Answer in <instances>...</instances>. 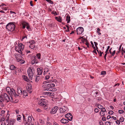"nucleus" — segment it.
<instances>
[{
	"label": "nucleus",
	"instance_id": "obj_47",
	"mask_svg": "<svg viewBox=\"0 0 125 125\" xmlns=\"http://www.w3.org/2000/svg\"><path fill=\"white\" fill-rule=\"evenodd\" d=\"M118 112L120 114H122L124 113V111L121 110H119L118 111Z\"/></svg>",
	"mask_w": 125,
	"mask_h": 125
},
{
	"label": "nucleus",
	"instance_id": "obj_52",
	"mask_svg": "<svg viewBox=\"0 0 125 125\" xmlns=\"http://www.w3.org/2000/svg\"><path fill=\"white\" fill-rule=\"evenodd\" d=\"M1 8L3 10H7V8L6 7H2Z\"/></svg>",
	"mask_w": 125,
	"mask_h": 125
},
{
	"label": "nucleus",
	"instance_id": "obj_13",
	"mask_svg": "<svg viewBox=\"0 0 125 125\" xmlns=\"http://www.w3.org/2000/svg\"><path fill=\"white\" fill-rule=\"evenodd\" d=\"M10 95L14 96L15 97H16L18 96V94L16 93L15 91L12 88L11 89V92H10Z\"/></svg>",
	"mask_w": 125,
	"mask_h": 125
},
{
	"label": "nucleus",
	"instance_id": "obj_1",
	"mask_svg": "<svg viewBox=\"0 0 125 125\" xmlns=\"http://www.w3.org/2000/svg\"><path fill=\"white\" fill-rule=\"evenodd\" d=\"M11 99L8 96V95L4 93L3 95L1 94L0 95V102H8L10 101L11 102L13 101V98L11 95H10Z\"/></svg>",
	"mask_w": 125,
	"mask_h": 125
},
{
	"label": "nucleus",
	"instance_id": "obj_10",
	"mask_svg": "<svg viewBox=\"0 0 125 125\" xmlns=\"http://www.w3.org/2000/svg\"><path fill=\"white\" fill-rule=\"evenodd\" d=\"M83 31V28L82 27H79L76 30V31L77 34H82Z\"/></svg>",
	"mask_w": 125,
	"mask_h": 125
},
{
	"label": "nucleus",
	"instance_id": "obj_27",
	"mask_svg": "<svg viewBox=\"0 0 125 125\" xmlns=\"http://www.w3.org/2000/svg\"><path fill=\"white\" fill-rule=\"evenodd\" d=\"M125 49H123V47L122 48L121 52L122 55L123 56L124 55V53H125Z\"/></svg>",
	"mask_w": 125,
	"mask_h": 125
},
{
	"label": "nucleus",
	"instance_id": "obj_64",
	"mask_svg": "<svg viewBox=\"0 0 125 125\" xmlns=\"http://www.w3.org/2000/svg\"><path fill=\"white\" fill-rule=\"evenodd\" d=\"M54 125H59L57 123L55 122H54L53 123Z\"/></svg>",
	"mask_w": 125,
	"mask_h": 125
},
{
	"label": "nucleus",
	"instance_id": "obj_12",
	"mask_svg": "<svg viewBox=\"0 0 125 125\" xmlns=\"http://www.w3.org/2000/svg\"><path fill=\"white\" fill-rule=\"evenodd\" d=\"M32 60L31 63L32 64L38 63V61L36 59V56H33L31 58Z\"/></svg>",
	"mask_w": 125,
	"mask_h": 125
},
{
	"label": "nucleus",
	"instance_id": "obj_19",
	"mask_svg": "<svg viewBox=\"0 0 125 125\" xmlns=\"http://www.w3.org/2000/svg\"><path fill=\"white\" fill-rule=\"evenodd\" d=\"M66 21H67V23H69L70 21V17L68 14L66 16Z\"/></svg>",
	"mask_w": 125,
	"mask_h": 125
},
{
	"label": "nucleus",
	"instance_id": "obj_35",
	"mask_svg": "<svg viewBox=\"0 0 125 125\" xmlns=\"http://www.w3.org/2000/svg\"><path fill=\"white\" fill-rule=\"evenodd\" d=\"M46 94L49 95H53V93L50 92H46Z\"/></svg>",
	"mask_w": 125,
	"mask_h": 125
},
{
	"label": "nucleus",
	"instance_id": "obj_38",
	"mask_svg": "<svg viewBox=\"0 0 125 125\" xmlns=\"http://www.w3.org/2000/svg\"><path fill=\"white\" fill-rule=\"evenodd\" d=\"M106 74V72L105 71H102L101 72V75H104Z\"/></svg>",
	"mask_w": 125,
	"mask_h": 125
},
{
	"label": "nucleus",
	"instance_id": "obj_23",
	"mask_svg": "<svg viewBox=\"0 0 125 125\" xmlns=\"http://www.w3.org/2000/svg\"><path fill=\"white\" fill-rule=\"evenodd\" d=\"M10 69L11 70H14L16 69L17 67L14 66L13 65H12L10 66Z\"/></svg>",
	"mask_w": 125,
	"mask_h": 125
},
{
	"label": "nucleus",
	"instance_id": "obj_2",
	"mask_svg": "<svg viewBox=\"0 0 125 125\" xmlns=\"http://www.w3.org/2000/svg\"><path fill=\"white\" fill-rule=\"evenodd\" d=\"M55 85L53 83H50L46 84L45 85H43L45 88V90H49L52 91H56V89L54 88L55 87Z\"/></svg>",
	"mask_w": 125,
	"mask_h": 125
},
{
	"label": "nucleus",
	"instance_id": "obj_53",
	"mask_svg": "<svg viewBox=\"0 0 125 125\" xmlns=\"http://www.w3.org/2000/svg\"><path fill=\"white\" fill-rule=\"evenodd\" d=\"M90 42H91V44L92 45V46L93 47V48L94 49H95V47H94V44L93 42L92 41H91Z\"/></svg>",
	"mask_w": 125,
	"mask_h": 125
},
{
	"label": "nucleus",
	"instance_id": "obj_56",
	"mask_svg": "<svg viewBox=\"0 0 125 125\" xmlns=\"http://www.w3.org/2000/svg\"><path fill=\"white\" fill-rule=\"evenodd\" d=\"M106 118V117H105L104 116L102 117V119L103 121H105Z\"/></svg>",
	"mask_w": 125,
	"mask_h": 125
},
{
	"label": "nucleus",
	"instance_id": "obj_33",
	"mask_svg": "<svg viewBox=\"0 0 125 125\" xmlns=\"http://www.w3.org/2000/svg\"><path fill=\"white\" fill-rule=\"evenodd\" d=\"M17 120L18 121H19L21 120V116L20 115H18L17 116Z\"/></svg>",
	"mask_w": 125,
	"mask_h": 125
},
{
	"label": "nucleus",
	"instance_id": "obj_51",
	"mask_svg": "<svg viewBox=\"0 0 125 125\" xmlns=\"http://www.w3.org/2000/svg\"><path fill=\"white\" fill-rule=\"evenodd\" d=\"M27 91L30 94L32 92V89H28Z\"/></svg>",
	"mask_w": 125,
	"mask_h": 125
},
{
	"label": "nucleus",
	"instance_id": "obj_54",
	"mask_svg": "<svg viewBox=\"0 0 125 125\" xmlns=\"http://www.w3.org/2000/svg\"><path fill=\"white\" fill-rule=\"evenodd\" d=\"M115 51L114 50L113 51V52H111V54L113 56L115 54Z\"/></svg>",
	"mask_w": 125,
	"mask_h": 125
},
{
	"label": "nucleus",
	"instance_id": "obj_49",
	"mask_svg": "<svg viewBox=\"0 0 125 125\" xmlns=\"http://www.w3.org/2000/svg\"><path fill=\"white\" fill-rule=\"evenodd\" d=\"M120 121L118 120L115 121V122L116 124L119 125L120 124Z\"/></svg>",
	"mask_w": 125,
	"mask_h": 125
},
{
	"label": "nucleus",
	"instance_id": "obj_44",
	"mask_svg": "<svg viewBox=\"0 0 125 125\" xmlns=\"http://www.w3.org/2000/svg\"><path fill=\"white\" fill-rule=\"evenodd\" d=\"M35 42L33 40H31L29 42V43L30 44H34Z\"/></svg>",
	"mask_w": 125,
	"mask_h": 125
},
{
	"label": "nucleus",
	"instance_id": "obj_16",
	"mask_svg": "<svg viewBox=\"0 0 125 125\" xmlns=\"http://www.w3.org/2000/svg\"><path fill=\"white\" fill-rule=\"evenodd\" d=\"M29 46L30 48L34 50H35L37 48L36 47L34 44H30Z\"/></svg>",
	"mask_w": 125,
	"mask_h": 125
},
{
	"label": "nucleus",
	"instance_id": "obj_55",
	"mask_svg": "<svg viewBox=\"0 0 125 125\" xmlns=\"http://www.w3.org/2000/svg\"><path fill=\"white\" fill-rule=\"evenodd\" d=\"M94 111L96 113H98L99 112V110L97 108H95Z\"/></svg>",
	"mask_w": 125,
	"mask_h": 125
},
{
	"label": "nucleus",
	"instance_id": "obj_32",
	"mask_svg": "<svg viewBox=\"0 0 125 125\" xmlns=\"http://www.w3.org/2000/svg\"><path fill=\"white\" fill-rule=\"evenodd\" d=\"M5 102H0V105L2 107H3L4 106Z\"/></svg>",
	"mask_w": 125,
	"mask_h": 125
},
{
	"label": "nucleus",
	"instance_id": "obj_42",
	"mask_svg": "<svg viewBox=\"0 0 125 125\" xmlns=\"http://www.w3.org/2000/svg\"><path fill=\"white\" fill-rule=\"evenodd\" d=\"M101 112H106V110L104 107V108L103 107V108H102V109H101Z\"/></svg>",
	"mask_w": 125,
	"mask_h": 125
},
{
	"label": "nucleus",
	"instance_id": "obj_29",
	"mask_svg": "<svg viewBox=\"0 0 125 125\" xmlns=\"http://www.w3.org/2000/svg\"><path fill=\"white\" fill-rule=\"evenodd\" d=\"M32 117L31 116H29L28 117V121L29 122H30L32 121Z\"/></svg>",
	"mask_w": 125,
	"mask_h": 125
},
{
	"label": "nucleus",
	"instance_id": "obj_8",
	"mask_svg": "<svg viewBox=\"0 0 125 125\" xmlns=\"http://www.w3.org/2000/svg\"><path fill=\"white\" fill-rule=\"evenodd\" d=\"M60 113H64L67 112V111L68 110L67 107L66 106H64L63 107L59 109Z\"/></svg>",
	"mask_w": 125,
	"mask_h": 125
},
{
	"label": "nucleus",
	"instance_id": "obj_61",
	"mask_svg": "<svg viewBox=\"0 0 125 125\" xmlns=\"http://www.w3.org/2000/svg\"><path fill=\"white\" fill-rule=\"evenodd\" d=\"M50 82L49 81H48V80L47 81L45 82H43V84H45L46 83H49V82Z\"/></svg>",
	"mask_w": 125,
	"mask_h": 125
},
{
	"label": "nucleus",
	"instance_id": "obj_39",
	"mask_svg": "<svg viewBox=\"0 0 125 125\" xmlns=\"http://www.w3.org/2000/svg\"><path fill=\"white\" fill-rule=\"evenodd\" d=\"M124 118L122 117H121L119 119V121L121 122H123L124 121Z\"/></svg>",
	"mask_w": 125,
	"mask_h": 125
},
{
	"label": "nucleus",
	"instance_id": "obj_15",
	"mask_svg": "<svg viewBox=\"0 0 125 125\" xmlns=\"http://www.w3.org/2000/svg\"><path fill=\"white\" fill-rule=\"evenodd\" d=\"M37 74L38 75H40L42 74L43 71L42 69L41 68H38L37 69Z\"/></svg>",
	"mask_w": 125,
	"mask_h": 125
},
{
	"label": "nucleus",
	"instance_id": "obj_18",
	"mask_svg": "<svg viewBox=\"0 0 125 125\" xmlns=\"http://www.w3.org/2000/svg\"><path fill=\"white\" fill-rule=\"evenodd\" d=\"M61 122L63 124H66L68 123L69 121L68 120L64 118H62L61 120Z\"/></svg>",
	"mask_w": 125,
	"mask_h": 125
},
{
	"label": "nucleus",
	"instance_id": "obj_59",
	"mask_svg": "<svg viewBox=\"0 0 125 125\" xmlns=\"http://www.w3.org/2000/svg\"><path fill=\"white\" fill-rule=\"evenodd\" d=\"M15 112L16 114H19V110H15Z\"/></svg>",
	"mask_w": 125,
	"mask_h": 125
},
{
	"label": "nucleus",
	"instance_id": "obj_28",
	"mask_svg": "<svg viewBox=\"0 0 125 125\" xmlns=\"http://www.w3.org/2000/svg\"><path fill=\"white\" fill-rule=\"evenodd\" d=\"M122 46V44H121L119 48L118 49V51L117 52V53H116V54H117V53H120V51H121V47Z\"/></svg>",
	"mask_w": 125,
	"mask_h": 125
},
{
	"label": "nucleus",
	"instance_id": "obj_43",
	"mask_svg": "<svg viewBox=\"0 0 125 125\" xmlns=\"http://www.w3.org/2000/svg\"><path fill=\"white\" fill-rule=\"evenodd\" d=\"M110 46H108L107 47V49L106 51L105 52V53H108V50H109V48H110Z\"/></svg>",
	"mask_w": 125,
	"mask_h": 125
},
{
	"label": "nucleus",
	"instance_id": "obj_60",
	"mask_svg": "<svg viewBox=\"0 0 125 125\" xmlns=\"http://www.w3.org/2000/svg\"><path fill=\"white\" fill-rule=\"evenodd\" d=\"M32 2H33L32 1H31L30 2V4L32 6H33V4H32Z\"/></svg>",
	"mask_w": 125,
	"mask_h": 125
},
{
	"label": "nucleus",
	"instance_id": "obj_57",
	"mask_svg": "<svg viewBox=\"0 0 125 125\" xmlns=\"http://www.w3.org/2000/svg\"><path fill=\"white\" fill-rule=\"evenodd\" d=\"M93 53H95L96 54H97V53L96 52L95 48L94 49V50L93 51Z\"/></svg>",
	"mask_w": 125,
	"mask_h": 125
},
{
	"label": "nucleus",
	"instance_id": "obj_21",
	"mask_svg": "<svg viewBox=\"0 0 125 125\" xmlns=\"http://www.w3.org/2000/svg\"><path fill=\"white\" fill-rule=\"evenodd\" d=\"M11 89L9 87H7L6 88V90L9 93L10 95V92H11Z\"/></svg>",
	"mask_w": 125,
	"mask_h": 125
},
{
	"label": "nucleus",
	"instance_id": "obj_36",
	"mask_svg": "<svg viewBox=\"0 0 125 125\" xmlns=\"http://www.w3.org/2000/svg\"><path fill=\"white\" fill-rule=\"evenodd\" d=\"M27 35H25L23 36L22 37V41L24 39H27Z\"/></svg>",
	"mask_w": 125,
	"mask_h": 125
},
{
	"label": "nucleus",
	"instance_id": "obj_58",
	"mask_svg": "<svg viewBox=\"0 0 125 125\" xmlns=\"http://www.w3.org/2000/svg\"><path fill=\"white\" fill-rule=\"evenodd\" d=\"M99 123L100 125H104L103 123V122H102V121H100Z\"/></svg>",
	"mask_w": 125,
	"mask_h": 125
},
{
	"label": "nucleus",
	"instance_id": "obj_7",
	"mask_svg": "<svg viewBox=\"0 0 125 125\" xmlns=\"http://www.w3.org/2000/svg\"><path fill=\"white\" fill-rule=\"evenodd\" d=\"M28 76L30 79H32L33 76V73L32 69L30 68H29L27 71Z\"/></svg>",
	"mask_w": 125,
	"mask_h": 125
},
{
	"label": "nucleus",
	"instance_id": "obj_50",
	"mask_svg": "<svg viewBox=\"0 0 125 125\" xmlns=\"http://www.w3.org/2000/svg\"><path fill=\"white\" fill-rule=\"evenodd\" d=\"M47 1L51 4H53V2L51 0H46Z\"/></svg>",
	"mask_w": 125,
	"mask_h": 125
},
{
	"label": "nucleus",
	"instance_id": "obj_17",
	"mask_svg": "<svg viewBox=\"0 0 125 125\" xmlns=\"http://www.w3.org/2000/svg\"><path fill=\"white\" fill-rule=\"evenodd\" d=\"M55 19L56 20L58 21L61 22L62 21V17L59 16L58 17H55Z\"/></svg>",
	"mask_w": 125,
	"mask_h": 125
},
{
	"label": "nucleus",
	"instance_id": "obj_30",
	"mask_svg": "<svg viewBox=\"0 0 125 125\" xmlns=\"http://www.w3.org/2000/svg\"><path fill=\"white\" fill-rule=\"evenodd\" d=\"M97 32L98 33V34L99 35H101V33H100V29L99 28H98L97 29Z\"/></svg>",
	"mask_w": 125,
	"mask_h": 125
},
{
	"label": "nucleus",
	"instance_id": "obj_40",
	"mask_svg": "<svg viewBox=\"0 0 125 125\" xmlns=\"http://www.w3.org/2000/svg\"><path fill=\"white\" fill-rule=\"evenodd\" d=\"M87 40L83 38L81 39V41H82V42L83 43H84L85 42H86Z\"/></svg>",
	"mask_w": 125,
	"mask_h": 125
},
{
	"label": "nucleus",
	"instance_id": "obj_45",
	"mask_svg": "<svg viewBox=\"0 0 125 125\" xmlns=\"http://www.w3.org/2000/svg\"><path fill=\"white\" fill-rule=\"evenodd\" d=\"M102 112H100V115L101 116H104L105 115V113L104 112H103V113H102Z\"/></svg>",
	"mask_w": 125,
	"mask_h": 125
},
{
	"label": "nucleus",
	"instance_id": "obj_25",
	"mask_svg": "<svg viewBox=\"0 0 125 125\" xmlns=\"http://www.w3.org/2000/svg\"><path fill=\"white\" fill-rule=\"evenodd\" d=\"M27 90H28V89H32V85L31 84H28V86L27 87Z\"/></svg>",
	"mask_w": 125,
	"mask_h": 125
},
{
	"label": "nucleus",
	"instance_id": "obj_34",
	"mask_svg": "<svg viewBox=\"0 0 125 125\" xmlns=\"http://www.w3.org/2000/svg\"><path fill=\"white\" fill-rule=\"evenodd\" d=\"M98 108L100 109H101L103 108V107L100 104H98L97 105Z\"/></svg>",
	"mask_w": 125,
	"mask_h": 125
},
{
	"label": "nucleus",
	"instance_id": "obj_41",
	"mask_svg": "<svg viewBox=\"0 0 125 125\" xmlns=\"http://www.w3.org/2000/svg\"><path fill=\"white\" fill-rule=\"evenodd\" d=\"M111 123L110 122H106L105 123V125H110L111 124Z\"/></svg>",
	"mask_w": 125,
	"mask_h": 125
},
{
	"label": "nucleus",
	"instance_id": "obj_20",
	"mask_svg": "<svg viewBox=\"0 0 125 125\" xmlns=\"http://www.w3.org/2000/svg\"><path fill=\"white\" fill-rule=\"evenodd\" d=\"M22 77L24 80L28 82L29 81V80L27 76L24 75L22 76Z\"/></svg>",
	"mask_w": 125,
	"mask_h": 125
},
{
	"label": "nucleus",
	"instance_id": "obj_5",
	"mask_svg": "<svg viewBox=\"0 0 125 125\" xmlns=\"http://www.w3.org/2000/svg\"><path fill=\"white\" fill-rule=\"evenodd\" d=\"M21 24L23 29H24L26 26V28L29 31H31V29L28 23L24 21H22L21 22Z\"/></svg>",
	"mask_w": 125,
	"mask_h": 125
},
{
	"label": "nucleus",
	"instance_id": "obj_22",
	"mask_svg": "<svg viewBox=\"0 0 125 125\" xmlns=\"http://www.w3.org/2000/svg\"><path fill=\"white\" fill-rule=\"evenodd\" d=\"M23 95L24 96L26 97L28 96L27 93L25 90H24L23 92Z\"/></svg>",
	"mask_w": 125,
	"mask_h": 125
},
{
	"label": "nucleus",
	"instance_id": "obj_46",
	"mask_svg": "<svg viewBox=\"0 0 125 125\" xmlns=\"http://www.w3.org/2000/svg\"><path fill=\"white\" fill-rule=\"evenodd\" d=\"M49 70L47 68H45L44 69V73L45 72H48Z\"/></svg>",
	"mask_w": 125,
	"mask_h": 125
},
{
	"label": "nucleus",
	"instance_id": "obj_63",
	"mask_svg": "<svg viewBox=\"0 0 125 125\" xmlns=\"http://www.w3.org/2000/svg\"><path fill=\"white\" fill-rule=\"evenodd\" d=\"M111 118V116L110 115H108L107 116V119H110V118Z\"/></svg>",
	"mask_w": 125,
	"mask_h": 125
},
{
	"label": "nucleus",
	"instance_id": "obj_6",
	"mask_svg": "<svg viewBox=\"0 0 125 125\" xmlns=\"http://www.w3.org/2000/svg\"><path fill=\"white\" fill-rule=\"evenodd\" d=\"M40 99V100L38 102V104L40 106H42L45 105V104L47 103V101L46 99Z\"/></svg>",
	"mask_w": 125,
	"mask_h": 125
},
{
	"label": "nucleus",
	"instance_id": "obj_4",
	"mask_svg": "<svg viewBox=\"0 0 125 125\" xmlns=\"http://www.w3.org/2000/svg\"><path fill=\"white\" fill-rule=\"evenodd\" d=\"M24 48V46L22 43L19 44L18 46H16L15 47V50L20 53L22 54V51Z\"/></svg>",
	"mask_w": 125,
	"mask_h": 125
},
{
	"label": "nucleus",
	"instance_id": "obj_37",
	"mask_svg": "<svg viewBox=\"0 0 125 125\" xmlns=\"http://www.w3.org/2000/svg\"><path fill=\"white\" fill-rule=\"evenodd\" d=\"M45 104V105H43L42 106L43 107L44 109H47L48 108V106L47 105V103H46Z\"/></svg>",
	"mask_w": 125,
	"mask_h": 125
},
{
	"label": "nucleus",
	"instance_id": "obj_14",
	"mask_svg": "<svg viewBox=\"0 0 125 125\" xmlns=\"http://www.w3.org/2000/svg\"><path fill=\"white\" fill-rule=\"evenodd\" d=\"M22 89L20 88H18L17 89V94L18 96L21 95L22 94Z\"/></svg>",
	"mask_w": 125,
	"mask_h": 125
},
{
	"label": "nucleus",
	"instance_id": "obj_3",
	"mask_svg": "<svg viewBox=\"0 0 125 125\" xmlns=\"http://www.w3.org/2000/svg\"><path fill=\"white\" fill-rule=\"evenodd\" d=\"M15 23L14 22H10L6 26V28L10 31H13L15 29Z\"/></svg>",
	"mask_w": 125,
	"mask_h": 125
},
{
	"label": "nucleus",
	"instance_id": "obj_48",
	"mask_svg": "<svg viewBox=\"0 0 125 125\" xmlns=\"http://www.w3.org/2000/svg\"><path fill=\"white\" fill-rule=\"evenodd\" d=\"M113 113L114 112L112 111H109L108 113V114L110 115H112L113 114Z\"/></svg>",
	"mask_w": 125,
	"mask_h": 125
},
{
	"label": "nucleus",
	"instance_id": "obj_26",
	"mask_svg": "<svg viewBox=\"0 0 125 125\" xmlns=\"http://www.w3.org/2000/svg\"><path fill=\"white\" fill-rule=\"evenodd\" d=\"M23 120L24 121V123L25 124V125H29V122H27L25 120L24 118V116H23Z\"/></svg>",
	"mask_w": 125,
	"mask_h": 125
},
{
	"label": "nucleus",
	"instance_id": "obj_11",
	"mask_svg": "<svg viewBox=\"0 0 125 125\" xmlns=\"http://www.w3.org/2000/svg\"><path fill=\"white\" fill-rule=\"evenodd\" d=\"M65 117L67 118L68 120L69 121H72L73 119V117L71 113H68L65 115Z\"/></svg>",
	"mask_w": 125,
	"mask_h": 125
},
{
	"label": "nucleus",
	"instance_id": "obj_24",
	"mask_svg": "<svg viewBox=\"0 0 125 125\" xmlns=\"http://www.w3.org/2000/svg\"><path fill=\"white\" fill-rule=\"evenodd\" d=\"M40 78V76H37V75L36 76L35 78V81L37 82L39 81Z\"/></svg>",
	"mask_w": 125,
	"mask_h": 125
},
{
	"label": "nucleus",
	"instance_id": "obj_9",
	"mask_svg": "<svg viewBox=\"0 0 125 125\" xmlns=\"http://www.w3.org/2000/svg\"><path fill=\"white\" fill-rule=\"evenodd\" d=\"M58 109V107L57 106H55L51 110L50 113L52 114L56 113L57 112Z\"/></svg>",
	"mask_w": 125,
	"mask_h": 125
},
{
	"label": "nucleus",
	"instance_id": "obj_31",
	"mask_svg": "<svg viewBox=\"0 0 125 125\" xmlns=\"http://www.w3.org/2000/svg\"><path fill=\"white\" fill-rule=\"evenodd\" d=\"M36 56L38 59H40L41 54L40 53H37L36 55Z\"/></svg>",
	"mask_w": 125,
	"mask_h": 125
},
{
	"label": "nucleus",
	"instance_id": "obj_62",
	"mask_svg": "<svg viewBox=\"0 0 125 125\" xmlns=\"http://www.w3.org/2000/svg\"><path fill=\"white\" fill-rule=\"evenodd\" d=\"M49 77L48 76H46L45 78V79L46 80H47L49 79Z\"/></svg>",
	"mask_w": 125,
	"mask_h": 125
}]
</instances>
